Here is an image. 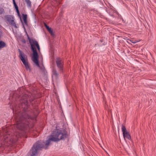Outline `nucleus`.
Here are the masks:
<instances>
[{
  "instance_id": "nucleus-13",
  "label": "nucleus",
  "mask_w": 156,
  "mask_h": 156,
  "mask_svg": "<svg viewBox=\"0 0 156 156\" xmlns=\"http://www.w3.org/2000/svg\"><path fill=\"white\" fill-rule=\"evenodd\" d=\"M14 6L15 7V9H18V6L16 4L15 0H12Z\"/></svg>"
},
{
  "instance_id": "nucleus-19",
  "label": "nucleus",
  "mask_w": 156,
  "mask_h": 156,
  "mask_svg": "<svg viewBox=\"0 0 156 156\" xmlns=\"http://www.w3.org/2000/svg\"><path fill=\"white\" fill-rule=\"evenodd\" d=\"M117 14H118V17L119 18H120V19H122V16H121V15L120 14H119V13H117Z\"/></svg>"
},
{
  "instance_id": "nucleus-4",
  "label": "nucleus",
  "mask_w": 156,
  "mask_h": 156,
  "mask_svg": "<svg viewBox=\"0 0 156 156\" xmlns=\"http://www.w3.org/2000/svg\"><path fill=\"white\" fill-rule=\"evenodd\" d=\"M18 50L19 53V57L20 58L25 66L26 69L30 71L31 69L30 66L27 60H26V58H27L26 55L22 52L19 49Z\"/></svg>"
},
{
  "instance_id": "nucleus-16",
  "label": "nucleus",
  "mask_w": 156,
  "mask_h": 156,
  "mask_svg": "<svg viewBox=\"0 0 156 156\" xmlns=\"http://www.w3.org/2000/svg\"><path fill=\"white\" fill-rule=\"evenodd\" d=\"M17 15H18V16L20 17V20H21V22H22V24H23V28H24V29H25V27H24V25H23V21H22V19H21V17L20 15V13H18V14H17Z\"/></svg>"
},
{
  "instance_id": "nucleus-11",
  "label": "nucleus",
  "mask_w": 156,
  "mask_h": 156,
  "mask_svg": "<svg viewBox=\"0 0 156 156\" xmlns=\"http://www.w3.org/2000/svg\"><path fill=\"white\" fill-rule=\"evenodd\" d=\"M122 134H124V133H125L128 132L125 127L122 125Z\"/></svg>"
},
{
  "instance_id": "nucleus-23",
  "label": "nucleus",
  "mask_w": 156,
  "mask_h": 156,
  "mask_svg": "<svg viewBox=\"0 0 156 156\" xmlns=\"http://www.w3.org/2000/svg\"><path fill=\"white\" fill-rule=\"evenodd\" d=\"M16 12L17 13V14H18V13H20V12L19 11V9H16Z\"/></svg>"
},
{
  "instance_id": "nucleus-20",
  "label": "nucleus",
  "mask_w": 156,
  "mask_h": 156,
  "mask_svg": "<svg viewBox=\"0 0 156 156\" xmlns=\"http://www.w3.org/2000/svg\"><path fill=\"white\" fill-rule=\"evenodd\" d=\"M129 41H130L131 42L133 43H134V44H135V43L136 42V41H133V40H129Z\"/></svg>"
},
{
  "instance_id": "nucleus-5",
  "label": "nucleus",
  "mask_w": 156,
  "mask_h": 156,
  "mask_svg": "<svg viewBox=\"0 0 156 156\" xmlns=\"http://www.w3.org/2000/svg\"><path fill=\"white\" fill-rule=\"evenodd\" d=\"M5 19L8 21L9 23L16 28H18L16 25L14 21V17L13 16L11 15H7L5 16Z\"/></svg>"
},
{
  "instance_id": "nucleus-2",
  "label": "nucleus",
  "mask_w": 156,
  "mask_h": 156,
  "mask_svg": "<svg viewBox=\"0 0 156 156\" xmlns=\"http://www.w3.org/2000/svg\"><path fill=\"white\" fill-rule=\"evenodd\" d=\"M67 134L66 133H62L61 130L57 129L53 131L50 136V137L47 140L45 143L46 147H44L40 141H38L34 144L28 154V156H36L38 151L42 148L47 149V147L50 144L51 141L56 142L61 140L64 139L66 138Z\"/></svg>"
},
{
  "instance_id": "nucleus-12",
  "label": "nucleus",
  "mask_w": 156,
  "mask_h": 156,
  "mask_svg": "<svg viewBox=\"0 0 156 156\" xmlns=\"http://www.w3.org/2000/svg\"><path fill=\"white\" fill-rule=\"evenodd\" d=\"M28 6L31 7V2L30 0H25Z\"/></svg>"
},
{
  "instance_id": "nucleus-22",
  "label": "nucleus",
  "mask_w": 156,
  "mask_h": 156,
  "mask_svg": "<svg viewBox=\"0 0 156 156\" xmlns=\"http://www.w3.org/2000/svg\"><path fill=\"white\" fill-rule=\"evenodd\" d=\"M16 12L17 13V14H18V13H20V12L19 11V9H16Z\"/></svg>"
},
{
  "instance_id": "nucleus-3",
  "label": "nucleus",
  "mask_w": 156,
  "mask_h": 156,
  "mask_svg": "<svg viewBox=\"0 0 156 156\" xmlns=\"http://www.w3.org/2000/svg\"><path fill=\"white\" fill-rule=\"evenodd\" d=\"M27 36L29 43L31 45V50L33 52V61L36 64V65L40 68L43 74H45L46 71L45 68L43 66H40L38 60V55L35 48V47L39 44L38 42L35 39L30 38L28 35Z\"/></svg>"
},
{
  "instance_id": "nucleus-24",
  "label": "nucleus",
  "mask_w": 156,
  "mask_h": 156,
  "mask_svg": "<svg viewBox=\"0 0 156 156\" xmlns=\"http://www.w3.org/2000/svg\"><path fill=\"white\" fill-rule=\"evenodd\" d=\"M13 113L14 114V109L13 110Z\"/></svg>"
},
{
  "instance_id": "nucleus-21",
  "label": "nucleus",
  "mask_w": 156,
  "mask_h": 156,
  "mask_svg": "<svg viewBox=\"0 0 156 156\" xmlns=\"http://www.w3.org/2000/svg\"><path fill=\"white\" fill-rule=\"evenodd\" d=\"M36 47L37 48L38 50L39 51H40V48L39 45L38 44L37 46H36Z\"/></svg>"
},
{
  "instance_id": "nucleus-14",
  "label": "nucleus",
  "mask_w": 156,
  "mask_h": 156,
  "mask_svg": "<svg viewBox=\"0 0 156 156\" xmlns=\"http://www.w3.org/2000/svg\"><path fill=\"white\" fill-rule=\"evenodd\" d=\"M2 29V27L0 25V38L3 36V32Z\"/></svg>"
},
{
  "instance_id": "nucleus-8",
  "label": "nucleus",
  "mask_w": 156,
  "mask_h": 156,
  "mask_svg": "<svg viewBox=\"0 0 156 156\" xmlns=\"http://www.w3.org/2000/svg\"><path fill=\"white\" fill-rule=\"evenodd\" d=\"M6 47L7 45L5 42L2 41H0V50Z\"/></svg>"
},
{
  "instance_id": "nucleus-10",
  "label": "nucleus",
  "mask_w": 156,
  "mask_h": 156,
  "mask_svg": "<svg viewBox=\"0 0 156 156\" xmlns=\"http://www.w3.org/2000/svg\"><path fill=\"white\" fill-rule=\"evenodd\" d=\"M58 76V74L57 73L56 71L54 70L53 71V74L52 76V78L53 79L55 78V79H56Z\"/></svg>"
},
{
  "instance_id": "nucleus-7",
  "label": "nucleus",
  "mask_w": 156,
  "mask_h": 156,
  "mask_svg": "<svg viewBox=\"0 0 156 156\" xmlns=\"http://www.w3.org/2000/svg\"><path fill=\"white\" fill-rule=\"evenodd\" d=\"M123 135L125 140H126V138L128 140H131V137L129 133L128 132L123 134Z\"/></svg>"
},
{
  "instance_id": "nucleus-17",
  "label": "nucleus",
  "mask_w": 156,
  "mask_h": 156,
  "mask_svg": "<svg viewBox=\"0 0 156 156\" xmlns=\"http://www.w3.org/2000/svg\"><path fill=\"white\" fill-rule=\"evenodd\" d=\"M4 11V9L0 7V14H1L3 13Z\"/></svg>"
},
{
  "instance_id": "nucleus-6",
  "label": "nucleus",
  "mask_w": 156,
  "mask_h": 156,
  "mask_svg": "<svg viewBox=\"0 0 156 156\" xmlns=\"http://www.w3.org/2000/svg\"><path fill=\"white\" fill-rule=\"evenodd\" d=\"M56 63L59 71L60 73L63 72V61L60 58H57L56 59Z\"/></svg>"
},
{
  "instance_id": "nucleus-9",
  "label": "nucleus",
  "mask_w": 156,
  "mask_h": 156,
  "mask_svg": "<svg viewBox=\"0 0 156 156\" xmlns=\"http://www.w3.org/2000/svg\"><path fill=\"white\" fill-rule=\"evenodd\" d=\"M45 26L48 31L50 33L51 35H53V33L51 28L49 27L46 24H45Z\"/></svg>"
},
{
  "instance_id": "nucleus-18",
  "label": "nucleus",
  "mask_w": 156,
  "mask_h": 156,
  "mask_svg": "<svg viewBox=\"0 0 156 156\" xmlns=\"http://www.w3.org/2000/svg\"><path fill=\"white\" fill-rule=\"evenodd\" d=\"M23 21H24L25 24L26 26H28V23H27V20H23Z\"/></svg>"
},
{
  "instance_id": "nucleus-15",
  "label": "nucleus",
  "mask_w": 156,
  "mask_h": 156,
  "mask_svg": "<svg viewBox=\"0 0 156 156\" xmlns=\"http://www.w3.org/2000/svg\"><path fill=\"white\" fill-rule=\"evenodd\" d=\"M23 18V20H26L27 19V14H22Z\"/></svg>"
},
{
  "instance_id": "nucleus-1",
  "label": "nucleus",
  "mask_w": 156,
  "mask_h": 156,
  "mask_svg": "<svg viewBox=\"0 0 156 156\" xmlns=\"http://www.w3.org/2000/svg\"><path fill=\"white\" fill-rule=\"evenodd\" d=\"M29 100L31 102L34 100L33 99L28 100L27 98V95H25L22 98V100L20 101L21 103L22 108H23L22 112L19 111L16 112L15 115V118L16 124L15 126L17 130H16L14 133L13 138L15 139V138H18L21 136V133L18 132L19 131H25L29 127V120L31 119V117L28 114L27 109L29 106Z\"/></svg>"
}]
</instances>
